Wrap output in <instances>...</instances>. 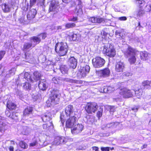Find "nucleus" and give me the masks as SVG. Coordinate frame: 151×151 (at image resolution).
I'll use <instances>...</instances> for the list:
<instances>
[{"label":"nucleus","instance_id":"nucleus-1","mask_svg":"<svg viewBox=\"0 0 151 151\" xmlns=\"http://www.w3.org/2000/svg\"><path fill=\"white\" fill-rule=\"evenodd\" d=\"M59 86L58 85H56L54 88H50V97L46 101L48 107H50L52 105L54 106L58 104L61 96Z\"/></svg>","mask_w":151,"mask_h":151},{"label":"nucleus","instance_id":"nucleus-2","mask_svg":"<svg viewBox=\"0 0 151 151\" xmlns=\"http://www.w3.org/2000/svg\"><path fill=\"white\" fill-rule=\"evenodd\" d=\"M139 52L136 49L129 46L128 48L124 51V55L129 57V61L131 64H134L136 61V55Z\"/></svg>","mask_w":151,"mask_h":151},{"label":"nucleus","instance_id":"nucleus-3","mask_svg":"<svg viewBox=\"0 0 151 151\" xmlns=\"http://www.w3.org/2000/svg\"><path fill=\"white\" fill-rule=\"evenodd\" d=\"M55 50L60 56L65 55L67 53L68 47L66 43H57L55 45Z\"/></svg>","mask_w":151,"mask_h":151},{"label":"nucleus","instance_id":"nucleus-4","mask_svg":"<svg viewBox=\"0 0 151 151\" xmlns=\"http://www.w3.org/2000/svg\"><path fill=\"white\" fill-rule=\"evenodd\" d=\"M104 51L106 52V55L110 57H113L116 54V51L113 44L108 43L104 46Z\"/></svg>","mask_w":151,"mask_h":151},{"label":"nucleus","instance_id":"nucleus-5","mask_svg":"<svg viewBox=\"0 0 151 151\" xmlns=\"http://www.w3.org/2000/svg\"><path fill=\"white\" fill-rule=\"evenodd\" d=\"M24 79L31 82H33V75L32 76L27 73H25L24 75L23 74H21L19 76L17 79H16V84L17 85V88L19 85V81L21 82L22 81H24Z\"/></svg>","mask_w":151,"mask_h":151},{"label":"nucleus","instance_id":"nucleus-6","mask_svg":"<svg viewBox=\"0 0 151 151\" xmlns=\"http://www.w3.org/2000/svg\"><path fill=\"white\" fill-rule=\"evenodd\" d=\"M74 107L72 105H69L67 106L65 109L66 116L72 117L77 116H80V115L77 112L74 111Z\"/></svg>","mask_w":151,"mask_h":151},{"label":"nucleus","instance_id":"nucleus-7","mask_svg":"<svg viewBox=\"0 0 151 151\" xmlns=\"http://www.w3.org/2000/svg\"><path fill=\"white\" fill-rule=\"evenodd\" d=\"M98 107L97 104L96 103H88L85 106V110L88 114H91L92 112L94 113Z\"/></svg>","mask_w":151,"mask_h":151},{"label":"nucleus","instance_id":"nucleus-8","mask_svg":"<svg viewBox=\"0 0 151 151\" xmlns=\"http://www.w3.org/2000/svg\"><path fill=\"white\" fill-rule=\"evenodd\" d=\"M105 63L104 60L100 57H96L92 60L93 65L95 68H99L102 67Z\"/></svg>","mask_w":151,"mask_h":151},{"label":"nucleus","instance_id":"nucleus-9","mask_svg":"<svg viewBox=\"0 0 151 151\" xmlns=\"http://www.w3.org/2000/svg\"><path fill=\"white\" fill-rule=\"evenodd\" d=\"M117 91H119V94L125 98H129L132 97L133 93V91L125 88L121 89H117Z\"/></svg>","mask_w":151,"mask_h":151},{"label":"nucleus","instance_id":"nucleus-10","mask_svg":"<svg viewBox=\"0 0 151 151\" xmlns=\"http://www.w3.org/2000/svg\"><path fill=\"white\" fill-rule=\"evenodd\" d=\"M59 8V5L58 1L55 0H52L50 5L49 11L53 12L55 14L58 12Z\"/></svg>","mask_w":151,"mask_h":151},{"label":"nucleus","instance_id":"nucleus-11","mask_svg":"<svg viewBox=\"0 0 151 151\" xmlns=\"http://www.w3.org/2000/svg\"><path fill=\"white\" fill-rule=\"evenodd\" d=\"M75 116L70 117L66 122V126L67 127L72 128L76 123L77 120V118H79L80 116H77L76 115Z\"/></svg>","mask_w":151,"mask_h":151},{"label":"nucleus","instance_id":"nucleus-12","mask_svg":"<svg viewBox=\"0 0 151 151\" xmlns=\"http://www.w3.org/2000/svg\"><path fill=\"white\" fill-rule=\"evenodd\" d=\"M84 127L81 124H78L75 125L71 128L72 133L74 134H76L80 133L83 129Z\"/></svg>","mask_w":151,"mask_h":151},{"label":"nucleus","instance_id":"nucleus-13","mask_svg":"<svg viewBox=\"0 0 151 151\" xmlns=\"http://www.w3.org/2000/svg\"><path fill=\"white\" fill-rule=\"evenodd\" d=\"M90 70V67L88 65H86L83 67H81L80 69V75L78 78H81L85 77L88 73Z\"/></svg>","mask_w":151,"mask_h":151},{"label":"nucleus","instance_id":"nucleus-14","mask_svg":"<svg viewBox=\"0 0 151 151\" xmlns=\"http://www.w3.org/2000/svg\"><path fill=\"white\" fill-rule=\"evenodd\" d=\"M125 63L121 61L116 63L115 69L116 72H124L125 68Z\"/></svg>","mask_w":151,"mask_h":151},{"label":"nucleus","instance_id":"nucleus-15","mask_svg":"<svg viewBox=\"0 0 151 151\" xmlns=\"http://www.w3.org/2000/svg\"><path fill=\"white\" fill-rule=\"evenodd\" d=\"M8 128V125L5 123V118L0 116V132H3Z\"/></svg>","mask_w":151,"mask_h":151},{"label":"nucleus","instance_id":"nucleus-16","mask_svg":"<svg viewBox=\"0 0 151 151\" xmlns=\"http://www.w3.org/2000/svg\"><path fill=\"white\" fill-rule=\"evenodd\" d=\"M38 85L40 89L43 91L46 90L48 87L47 83L43 80L40 81L38 83Z\"/></svg>","mask_w":151,"mask_h":151},{"label":"nucleus","instance_id":"nucleus-17","mask_svg":"<svg viewBox=\"0 0 151 151\" xmlns=\"http://www.w3.org/2000/svg\"><path fill=\"white\" fill-rule=\"evenodd\" d=\"M37 11L35 9H30L27 15V19L29 20L33 19L37 14Z\"/></svg>","mask_w":151,"mask_h":151},{"label":"nucleus","instance_id":"nucleus-18","mask_svg":"<svg viewBox=\"0 0 151 151\" xmlns=\"http://www.w3.org/2000/svg\"><path fill=\"white\" fill-rule=\"evenodd\" d=\"M61 81L63 82H65L67 83H72L80 84L81 83V81L70 79L68 78H61Z\"/></svg>","mask_w":151,"mask_h":151},{"label":"nucleus","instance_id":"nucleus-19","mask_svg":"<svg viewBox=\"0 0 151 151\" xmlns=\"http://www.w3.org/2000/svg\"><path fill=\"white\" fill-rule=\"evenodd\" d=\"M68 63L70 67L74 69L77 65V60L74 57H71L69 59Z\"/></svg>","mask_w":151,"mask_h":151},{"label":"nucleus","instance_id":"nucleus-20","mask_svg":"<svg viewBox=\"0 0 151 151\" xmlns=\"http://www.w3.org/2000/svg\"><path fill=\"white\" fill-rule=\"evenodd\" d=\"M52 116L50 113L47 112L42 115L41 118L43 122H46L49 121L52 119Z\"/></svg>","mask_w":151,"mask_h":151},{"label":"nucleus","instance_id":"nucleus-21","mask_svg":"<svg viewBox=\"0 0 151 151\" xmlns=\"http://www.w3.org/2000/svg\"><path fill=\"white\" fill-rule=\"evenodd\" d=\"M34 44L31 41L29 42H25L23 45V50L26 51L29 49H32L33 47H34Z\"/></svg>","mask_w":151,"mask_h":151},{"label":"nucleus","instance_id":"nucleus-22","mask_svg":"<svg viewBox=\"0 0 151 151\" xmlns=\"http://www.w3.org/2000/svg\"><path fill=\"white\" fill-rule=\"evenodd\" d=\"M2 9L5 13L9 12L11 9V6L10 5L8 4H4L2 5Z\"/></svg>","mask_w":151,"mask_h":151},{"label":"nucleus","instance_id":"nucleus-23","mask_svg":"<svg viewBox=\"0 0 151 151\" xmlns=\"http://www.w3.org/2000/svg\"><path fill=\"white\" fill-rule=\"evenodd\" d=\"M30 39L31 42L33 43V44H34L35 47L41 41L40 37H39L38 35L33 36L31 37Z\"/></svg>","mask_w":151,"mask_h":151},{"label":"nucleus","instance_id":"nucleus-24","mask_svg":"<svg viewBox=\"0 0 151 151\" xmlns=\"http://www.w3.org/2000/svg\"><path fill=\"white\" fill-rule=\"evenodd\" d=\"M150 87H151V81H146L142 82L141 88L142 89H147Z\"/></svg>","mask_w":151,"mask_h":151},{"label":"nucleus","instance_id":"nucleus-25","mask_svg":"<svg viewBox=\"0 0 151 151\" xmlns=\"http://www.w3.org/2000/svg\"><path fill=\"white\" fill-rule=\"evenodd\" d=\"M16 70L15 68H13L10 69L9 72H6V75L5 77V78L7 79L9 78L14 75Z\"/></svg>","mask_w":151,"mask_h":151},{"label":"nucleus","instance_id":"nucleus-26","mask_svg":"<svg viewBox=\"0 0 151 151\" xmlns=\"http://www.w3.org/2000/svg\"><path fill=\"white\" fill-rule=\"evenodd\" d=\"M84 120L87 123L90 124H92L94 121V119L93 116L89 115L85 116Z\"/></svg>","mask_w":151,"mask_h":151},{"label":"nucleus","instance_id":"nucleus-27","mask_svg":"<svg viewBox=\"0 0 151 151\" xmlns=\"http://www.w3.org/2000/svg\"><path fill=\"white\" fill-rule=\"evenodd\" d=\"M150 53H148L146 52H141L140 56L141 58L143 60H146L148 59L150 57Z\"/></svg>","mask_w":151,"mask_h":151},{"label":"nucleus","instance_id":"nucleus-28","mask_svg":"<svg viewBox=\"0 0 151 151\" xmlns=\"http://www.w3.org/2000/svg\"><path fill=\"white\" fill-rule=\"evenodd\" d=\"M101 73L104 77H107L110 75V70L108 68H106L101 70Z\"/></svg>","mask_w":151,"mask_h":151},{"label":"nucleus","instance_id":"nucleus-29","mask_svg":"<svg viewBox=\"0 0 151 151\" xmlns=\"http://www.w3.org/2000/svg\"><path fill=\"white\" fill-rule=\"evenodd\" d=\"M41 74L38 71H35L33 75V82L36 81L40 79Z\"/></svg>","mask_w":151,"mask_h":151},{"label":"nucleus","instance_id":"nucleus-30","mask_svg":"<svg viewBox=\"0 0 151 151\" xmlns=\"http://www.w3.org/2000/svg\"><path fill=\"white\" fill-rule=\"evenodd\" d=\"M119 124V122H112L108 123L106 125V128H116Z\"/></svg>","mask_w":151,"mask_h":151},{"label":"nucleus","instance_id":"nucleus-31","mask_svg":"<svg viewBox=\"0 0 151 151\" xmlns=\"http://www.w3.org/2000/svg\"><path fill=\"white\" fill-rule=\"evenodd\" d=\"M32 107H28L24 109L23 111V114L25 116H28L29 115L32 114Z\"/></svg>","mask_w":151,"mask_h":151},{"label":"nucleus","instance_id":"nucleus-32","mask_svg":"<svg viewBox=\"0 0 151 151\" xmlns=\"http://www.w3.org/2000/svg\"><path fill=\"white\" fill-rule=\"evenodd\" d=\"M145 13V11L140 7L139 9L136 12V14L137 18L142 16Z\"/></svg>","mask_w":151,"mask_h":151},{"label":"nucleus","instance_id":"nucleus-33","mask_svg":"<svg viewBox=\"0 0 151 151\" xmlns=\"http://www.w3.org/2000/svg\"><path fill=\"white\" fill-rule=\"evenodd\" d=\"M133 93L134 92L136 96L138 98H139L141 96L143 95V92L142 88L139 89L138 90L135 91L132 90Z\"/></svg>","mask_w":151,"mask_h":151},{"label":"nucleus","instance_id":"nucleus-34","mask_svg":"<svg viewBox=\"0 0 151 151\" xmlns=\"http://www.w3.org/2000/svg\"><path fill=\"white\" fill-rule=\"evenodd\" d=\"M60 69L63 74H65L67 73L68 69L66 65H62L60 66Z\"/></svg>","mask_w":151,"mask_h":151},{"label":"nucleus","instance_id":"nucleus-35","mask_svg":"<svg viewBox=\"0 0 151 151\" xmlns=\"http://www.w3.org/2000/svg\"><path fill=\"white\" fill-rule=\"evenodd\" d=\"M6 105L7 107L10 110L14 109L16 108L15 104L9 101L7 102Z\"/></svg>","mask_w":151,"mask_h":151},{"label":"nucleus","instance_id":"nucleus-36","mask_svg":"<svg viewBox=\"0 0 151 151\" xmlns=\"http://www.w3.org/2000/svg\"><path fill=\"white\" fill-rule=\"evenodd\" d=\"M82 8V5H78L76 7L75 10V12L77 13V15L83 14V11Z\"/></svg>","mask_w":151,"mask_h":151},{"label":"nucleus","instance_id":"nucleus-37","mask_svg":"<svg viewBox=\"0 0 151 151\" xmlns=\"http://www.w3.org/2000/svg\"><path fill=\"white\" fill-rule=\"evenodd\" d=\"M23 88L26 90H29L31 89V85L29 83L26 82L23 84Z\"/></svg>","mask_w":151,"mask_h":151},{"label":"nucleus","instance_id":"nucleus-38","mask_svg":"<svg viewBox=\"0 0 151 151\" xmlns=\"http://www.w3.org/2000/svg\"><path fill=\"white\" fill-rule=\"evenodd\" d=\"M96 23H104L107 22L109 19H107L103 18L100 17H97Z\"/></svg>","mask_w":151,"mask_h":151},{"label":"nucleus","instance_id":"nucleus-39","mask_svg":"<svg viewBox=\"0 0 151 151\" xmlns=\"http://www.w3.org/2000/svg\"><path fill=\"white\" fill-rule=\"evenodd\" d=\"M61 78H59L54 77L52 78V81L55 84H61L62 83L60 82Z\"/></svg>","mask_w":151,"mask_h":151},{"label":"nucleus","instance_id":"nucleus-40","mask_svg":"<svg viewBox=\"0 0 151 151\" xmlns=\"http://www.w3.org/2000/svg\"><path fill=\"white\" fill-rule=\"evenodd\" d=\"M53 127V124L52 122H50L49 124H46L43 125V127L44 129H47L49 128V127Z\"/></svg>","mask_w":151,"mask_h":151},{"label":"nucleus","instance_id":"nucleus-41","mask_svg":"<svg viewBox=\"0 0 151 151\" xmlns=\"http://www.w3.org/2000/svg\"><path fill=\"white\" fill-rule=\"evenodd\" d=\"M115 34L116 36L119 38H123V36L122 34L121 33V32L120 31L116 30L115 32Z\"/></svg>","mask_w":151,"mask_h":151},{"label":"nucleus","instance_id":"nucleus-42","mask_svg":"<svg viewBox=\"0 0 151 151\" xmlns=\"http://www.w3.org/2000/svg\"><path fill=\"white\" fill-rule=\"evenodd\" d=\"M69 38L71 40L75 41L77 38V35L72 33L69 35Z\"/></svg>","mask_w":151,"mask_h":151},{"label":"nucleus","instance_id":"nucleus-43","mask_svg":"<svg viewBox=\"0 0 151 151\" xmlns=\"http://www.w3.org/2000/svg\"><path fill=\"white\" fill-rule=\"evenodd\" d=\"M106 28H104L103 30H102L101 32V34L102 36V38H104L108 34L106 31Z\"/></svg>","mask_w":151,"mask_h":151},{"label":"nucleus","instance_id":"nucleus-44","mask_svg":"<svg viewBox=\"0 0 151 151\" xmlns=\"http://www.w3.org/2000/svg\"><path fill=\"white\" fill-rule=\"evenodd\" d=\"M18 113L13 112L12 113V115L11 116V118L15 120H17L18 119Z\"/></svg>","mask_w":151,"mask_h":151},{"label":"nucleus","instance_id":"nucleus-45","mask_svg":"<svg viewBox=\"0 0 151 151\" xmlns=\"http://www.w3.org/2000/svg\"><path fill=\"white\" fill-rule=\"evenodd\" d=\"M19 145L20 147L22 148H26L27 147V145L23 141H21L19 143Z\"/></svg>","mask_w":151,"mask_h":151},{"label":"nucleus","instance_id":"nucleus-46","mask_svg":"<svg viewBox=\"0 0 151 151\" xmlns=\"http://www.w3.org/2000/svg\"><path fill=\"white\" fill-rule=\"evenodd\" d=\"M76 24L74 23H69L65 25V27L67 28H70L75 27Z\"/></svg>","mask_w":151,"mask_h":151},{"label":"nucleus","instance_id":"nucleus-47","mask_svg":"<svg viewBox=\"0 0 151 151\" xmlns=\"http://www.w3.org/2000/svg\"><path fill=\"white\" fill-rule=\"evenodd\" d=\"M16 94L19 96V97H22V92L18 88L15 89Z\"/></svg>","mask_w":151,"mask_h":151},{"label":"nucleus","instance_id":"nucleus-48","mask_svg":"<svg viewBox=\"0 0 151 151\" xmlns=\"http://www.w3.org/2000/svg\"><path fill=\"white\" fill-rule=\"evenodd\" d=\"M103 109L101 108L99 109L97 114V116L100 118L101 117L102 115Z\"/></svg>","mask_w":151,"mask_h":151},{"label":"nucleus","instance_id":"nucleus-49","mask_svg":"<svg viewBox=\"0 0 151 151\" xmlns=\"http://www.w3.org/2000/svg\"><path fill=\"white\" fill-rule=\"evenodd\" d=\"M37 35L39 37H40V40H41V39H45L47 37L46 34L45 33H41Z\"/></svg>","mask_w":151,"mask_h":151},{"label":"nucleus","instance_id":"nucleus-50","mask_svg":"<svg viewBox=\"0 0 151 151\" xmlns=\"http://www.w3.org/2000/svg\"><path fill=\"white\" fill-rule=\"evenodd\" d=\"M57 140H60V144L64 143L65 140V139L64 137H57Z\"/></svg>","mask_w":151,"mask_h":151},{"label":"nucleus","instance_id":"nucleus-51","mask_svg":"<svg viewBox=\"0 0 151 151\" xmlns=\"http://www.w3.org/2000/svg\"><path fill=\"white\" fill-rule=\"evenodd\" d=\"M60 119L61 123L63 124L65 122V117L63 113H61L60 116Z\"/></svg>","mask_w":151,"mask_h":151},{"label":"nucleus","instance_id":"nucleus-52","mask_svg":"<svg viewBox=\"0 0 151 151\" xmlns=\"http://www.w3.org/2000/svg\"><path fill=\"white\" fill-rule=\"evenodd\" d=\"M101 92H103L104 93H108V86H105L101 88Z\"/></svg>","mask_w":151,"mask_h":151},{"label":"nucleus","instance_id":"nucleus-53","mask_svg":"<svg viewBox=\"0 0 151 151\" xmlns=\"http://www.w3.org/2000/svg\"><path fill=\"white\" fill-rule=\"evenodd\" d=\"M97 17H92L89 19V21L93 23H96Z\"/></svg>","mask_w":151,"mask_h":151},{"label":"nucleus","instance_id":"nucleus-54","mask_svg":"<svg viewBox=\"0 0 151 151\" xmlns=\"http://www.w3.org/2000/svg\"><path fill=\"white\" fill-rule=\"evenodd\" d=\"M60 140H57V137L55 138L54 141L52 142V145H59L60 144Z\"/></svg>","mask_w":151,"mask_h":151},{"label":"nucleus","instance_id":"nucleus-55","mask_svg":"<svg viewBox=\"0 0 151 151\" xmlns=\"http://www.w3.org/2000/svg\"><path fill=\"white\" fill-rule=\"evenodd\" d=\"M6 53L5 51L1 50L0 51V60H1L4 57Z\"/></svg>","mask_w":151,"mask_h":151},{"label":"nucleus","instance_id":"nucleus-56","mask_svg":"<svg viewBox=\"0 0 151 151\" xmlns=\"http://www.w3.org/2000/svg\"><path fill=\"white\" fill-rule=\"evenodd\" d=\"M110 149H111V148L108 147H102L101 148L102 151H109Z\"/></svg>","mask_w":151,"mask_h":151},{"label":"nucleus","instance_id":"nucleus-57","mask_svg":"<svg viewBox=\"0 0 151 151\" xmlns=\"http://www.w3.org/2000/svg\"><path fill=\"white\" fill-rule=\"evenodd\" d=\"M151 10V6L149 5H147L145 8V10L147 12H150Z\"/></svg>","mask_w":151,"mask_h":151},{"label":"nucleus","instance_id":"nucleus-58","mask_svg":"<svg viewBox=\"0 0 151 151\" xmlns=\"http://www.w3.org/2000/svg\"><path fill=\"white\" fill-rule=\"evenodd\" d=\"M108 93H111L115 90L114 88L111 86H108Z\"/></svg>","mask_w":151,"mask_h":151},{"label":"nucleus","instance_id":"nucleus-59","mask_svg":"<svg viewBox=\"0 0 151 151\" xmlns=\"http://www.w3.org/2000/svg\"><path fill=\"white\" fill-rule=\"evenodd\" d=\"M19 22L21 24L23 23L25 21L24 19V17L23 16L20 17L19 19Z\"/></svg>","mask_w":151,"mask_h":151},{"label":"nucleus","instance_id":"nucleus-60","mask_svg":"<svg viewBox=\"0 0 151 151\" xmlns=\"http://www.w3.org/2000/svg\"><path fill=\"white\" fill-rule=\"evenodd\" d=\"M37 0H30V6H32L35 4Z\"/></svg>","mask_w":151,"mask_h":151},{"label":"nucleus","instance_id":"nucleus-61","mask_svg":"<svg viewBox=\"0 0 151 151\" xmlns=\"http://www.w3.org/2000/svg\"><path fill=\"white\" fill-rule=\"evenodd\" d=\"M109 109L110 112H113L115 111V108L114 106H110L109 107Z\"/></svg>","mask_w":151,"mask_h":151},{"label":"nucleus","instance_id":"nucleus-62","mask_svg":"<svg viewBox=\"0 0 151 151\" xmlns=\"http://www.w3.org/2000/svg\"><path fill=\"white\" fill-rule=\"evenodd\" d=\"M5 114L7 117L11 118V116L12 115V114H11L8 111H6L5 112Z\"/></svg>","mask_w":151,"mask_h":151},{"label":"nucleus","instance_id":"nucleus-63","mask_svg":"<svg viewBox=\"0 0 151 151\" xmlns=\"http://www.w3.org/2000/svg\"><path fill=\"white\" fill-rule=\"evenodd\" d=\"M134 40L136 42H140V39L137 37H134Z\"/></svg>","mask_w":151,"mask_h":151},{"label":"nucleus","instance_id":"nucleus-64","mask_svg":"<svg viewBox=\"0 0 151 151\" xmlns=\"http://www.w3.org/2000/svg\"><path fill=\"white\" fill-rule=\"evenodd\" d=\"M119 20L121 21H125L127 19L126 17L124 16L119 17Z\"/></svg>","mask_w":151,"mask_h":151}]
</instances>
